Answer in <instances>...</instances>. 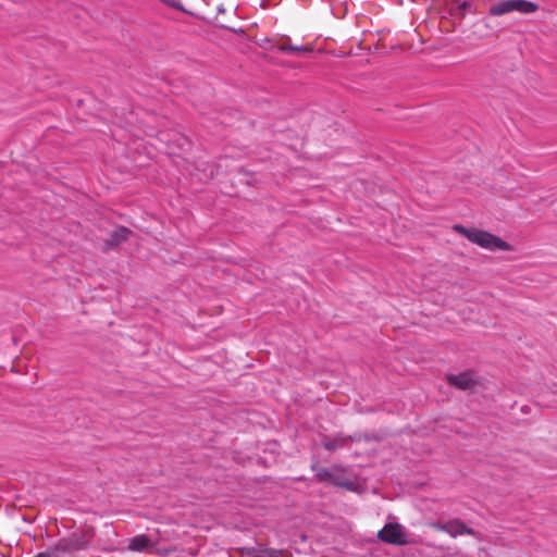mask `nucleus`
Segmentation results:
<instances>
[{
    "label": "nucleus",
    "mask_w": 557,
    "mask_h": 557,
    "mask_svg": "<svg viewBox=\"0 0 557 557\" xmlns=\"http://www.w3.org/2000/svg\"><path fill=\"white\" fill-rule=\"evenodd\" d=\"M453 230L457 232L458 234L466 237L469 242H471L474 245H478L479 247L490 250V251H512V246L502 239L500 237L487 232L483 231L476 227H466L460 224H455L453 226Z\"/></svg>",
    "instance_id": "obj_1"
},
{
    "label": "nucleus",
    "mask_w": 557,
    "mask_h": 557,
    "mask_svg": "<svg viewBox=\"0 0 557 557\" xmlns=\"http://www.w3.org/2000/svg\"><path fill=\"white\" fill-rule=\"evenodd\" d=\"M377 536L381 541L393 545H404L408 543L404 528L399 523L385 524L384 528L379 531Z\"/></svg>",
    "instance_id": "obj_2"
},
{
    "label": "nucleus",
    "mask_w": 557,
    "mask_h": 557,
    "mask_svg": "<svg viewBox=\"0 0 557 557\" xmlns=\"http://www.w3.org/2000/svg\"><path fill=\"white\" fill-rule=\"evenodd\" d=\"M315 476L320 482L331 483L336 486H344L349 490L352 486L351 482L344 480L343 470L338 467L319 468L315 472Z\"/></svg>",
    "instance_id": "obj_3"
},
{
    "label": "nucleus",
    "mask_w": 557,
    "mask_h": 557,
    "mask_svg": "<svg viewBox=\"0 0 557 557\" xmlns=\"http://www.w3.org/2000/svg\"><path fill=\"white\" fill-rule=\"evenodd\" d=\"M86 543L79 539H63L57 545L52 552H44L37 554L35 557H61V553H72L84 549Z\"/></svg>",
    "instance_id": "obj_4"
},
{
    "label": "nucleus",
    "mask_w": 557,
    "mask_h": 557,
    "mask_svg": "<svg viewBox=\"0 0 557 557\" xmlns=\"http://www.w3.org/2000/svg\"><path fill=\"white\" fill-rule=\"evenodd\" d=\"M437 530H441L443 532H446L453 537H456L458 535L462 534H470L473 535L474 531L470 528H468L463 522L459 520H451L446 523H438L435 525Z\"/></svg>",
    "instance_id": "obj_5"
},
{
    "label": "nucleus",
    "mask_w": 557,
    "mask_h": 557,
    "mask_svg": "<svg viewBox=\"0 0 557 557\" xmlns=\"http://www.w3.org/2000/svg\"><path fill=\"white\" fill-rule=\"evenodd\" d=\"M448 383L460 389H468L475 383V375L472 371L447 376Z\"/></svg>",
    "instance_id": "obj_6"
},
{
    "label": "nucleus",
    "mask_w": 557,
    "mask_h": 557,
    "mask_svg": "<svg viewBox=\"0 0 557 557\" xmlns=\"http://www.w3.org/2000/svg\"><path fill=\"white\" fill-rule=\"evenodd\" d=\"M153 548V543L145 534L134 536L129 544L128 549L133 552H150Z\"/></svg>",
    "instance_id": "obj_7"
},
{
    "label": "nucleus",
    "mask_w": 557,
    "mask_h": 557,
    "mask_svg": "<svg viewBox=\"0 0 557 557\" xmlns=\"http://www.w3.org/2000/svg\"><path fill=\"white\" fill-rule=\"evenodd\" d=\"M511 12L517 11L520 13H533L537 10L539 5L532 1L527 0H510Z\"/></svg>",
    "instance_id": "obj_8"
},
{
    "label": "nucleus",
    "mask_w": 557,
    "mask_h": 557,
    "mask_svg": "<svg viewBox=\"0 0 557 557\" xmlns=\"http://www.w3.org/2000/svg\"><path fill=\"white\" fill-rule=\"evenodd\" d=\"M511 12L517 11L520 13H533L537 10L539 5L532 1L527 0H510Z\"/></svg>",
    "instance_id": "obj_9"
},
{
    "label": "nucleus",
    "mask_w": 557,
    "mask_h": 557,
    "mask_svg": "<svg viewBox=\"0 0 557 557\" xmlns=\"http://www.w3.org/2000/svg\"><path fill=\"white\" fill-rule=\"evenodd\" d=\"M510 12H511V2H510V0H505V1L497 2V3L493 4L490 8V10H488V13L492 16H500V15H504V14H507V13H510Z\"/></svg>",
    "instance_id": "obj_10"
},
{
    "label": "nucleus",
    "mask_w": 557,
    "mask_h": 557,
    "mask_svg": "<svg viewBox=\"0 0 557 557\" xmlns=\"http://www.w3.org/2000/svg\"><path fill=\"white\" fill-rule=\"evenodd\" d=\"M348 442V437L343 435H336L332 438H326L323 442V447L327 450H335L337 448L344 447Z\"/></svg>",
    "instance_id": "obj_11"
},
{
    "label": "nucleus",
    "mask_w": 557,
    "mask_h": 557,
    "mask_svg": "<svg viewBox=\"0 0 557 557\" xmlns=\"http://www.w3.org/2000/svg\"><path fill=\"white\" fill-rule=\"evenodd\" d=\"M277 50L283 53H308L312 51V48L309 46H294L289 44H282L277 46Z\"/></svg>",
    "instance_id": "obj_12"
},
{
    "label": "nucleus",
    "mask_w": 557,
    "mask_h": 557,
    "mask_svg": "<svg viewBox=\"0 0 557 557\" xmlns=\"http://www.w3.org/2000/svg\"><path fill=\"white\" fill-rule=\"evenodd\" d=\"M131 231L128 228L119 227L112 233L110 244L119 245L121 242L125 240Z\"/></svg>",
    "instance_id": "obj_13"
},
{
    "label": "nucleus",
    "mask_w": 557,
    "mask_h": 557,
    "mask_svg": "<svg viewBox=\"0 0 557 557\" xmlns=\"http://www.w3.org/2000/svg\"><path fill=\"white\" fill-rule=\"evenodd\" d=\"M471 7L470 2L468 1H462L461 3L458 4V10L465 12L466 10H468L469 8Z\"/></svg>",
    "instance_id": "obj_14"
},
{
    "label": "nucleus",
    "mask_w": 557,
    "mask_h": 557,
    "mask_svg": "<svg viewBox=\"0 0 557 557\" xmlns=\"http://www.w3.org/2000/svg\"><path fill=\"white\" fill-rule=\"evenodd\" d=\"M165 2L170 3L172 7H175L174 2H170L169 0H164Z\"/></svg>",
    "instance_id": "obj_15"
}]
</instances>
